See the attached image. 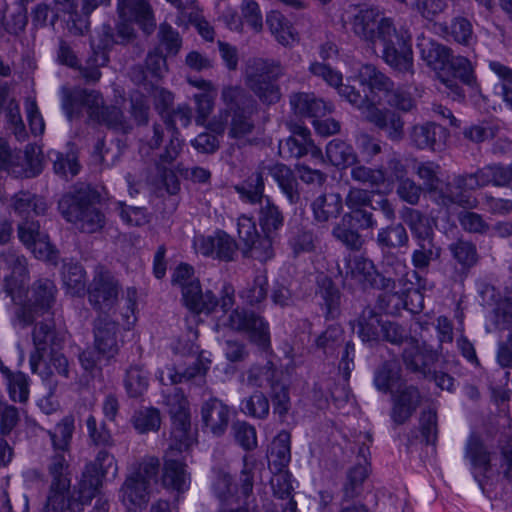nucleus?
Segmentation results:
<instances>
[{
  "instance_id": "obj_24",
  "label": "nucleus",
  "mask_w": 512,
  "mask_h": 512,
  "mask_svg": "<svg viewBox=\"0 0 512 512\" xmlns=\"http://www.w3.org/2000/svg\"><path fill=\"white\" fill-rule=\"evenodd\" d=\"M202 422L215 436H221L229 423V408L217 398L205 401L201 408Z\"/></svg>"
},
{
  "instance_id": "obj_29",
  "label": "nucleus",
  "mask_w": 512,
  "mask_h": 512,
  "mask_svg": "<svg viewBox=\"0 0 512 512\" xmlns=\"http://www.w3.org/2000/svg\"><path fill=\"white\" fill-rule=\"evenodd\" d=\"M0 202L3 205L9 202L11 209L19 216L28 215L30 212H33L35 215H41L47 210L46 202L29 191H19L10 199L4 194H0Z\"/></svg>"
},
{
  "instance_id": "obj_33",
  "label": "nucleus",
  "mask_w": 512,
  "mask_h": 512,
  "mask_svg": "<svg viewBox=\"0 0 512 512\" xmlns=\"http://www.w3.org/2000/svg\"><path fill=\"white\" fill-rule=\"evenodd\" d=\"M420 400V394L417 388L413 386L405 387L395 399L392 410V419L396 424H403L416 410Z\"/></svg>"
},
{
  "instance_id": "obj_54",
  "label": "nucleus",
  "mask_w": 512,
  "mask_h": 512,
  "mask_svg": "<svg viewBox=\"0 0 512 512\" xmlns=\"http://www.w3.org/2000/svg\"><path fill=\"white\" fill-rule=\"evenodd\" d=\"M243 254L246 257L256 259L260 262H266L274 257V249L271 234L259 235L248 246L243 248Z\"/></svg>"
},
{
  "instance_id": "obj_8",
  "label": "nucleus",
  "mask_w": 512,
  "mask_h": 512,
  "mask_svg": "<svg viewBox=\"0 0 512 512\" xmlns=\"http://www.w3.org/2000/svg\"><path fill=\"white\" fill-rule=\"evenodd\" d=\"M283 75L280 62L252 58L246 63L244 79L247 87L265 104L277 103L281 98L278 78Z\"/></svg>"
},
{
  "instance_id": "obj_47",
  "label": "nucleus",
  "mask_w": 512,
  "mask_h": 512,
  "mask_svg": "<svg viewBox=\"0 0 512 512\" xmlns=\"http://www.w3.org/2000/svg\"><path fill=\"white\" fill-rule=\"evenodd\" d=\"M210 360L203 357L202 354L198 356L196 361L192 364V366L186 368L183 371H169L167 375V380H169L170 384L182 383L183 381L191 380L197 376L203 377L208 368H209ZM160 381L163 384H167V381L163 375V372L159 376Z\"/></svg>"
},
{
  "instance_id": "obj_56",
  "label": "nucleus",
  "mask_w": 512,
  "mask_h": 512,
  "mask_svg": "<svg viewBox=\"0 0 512 512\" xmlns=\"http://www.w3.org/2000/svg\"><path fill=\"white\" fill-rule=\"evenodd\" d=\"M441 167L433 161L419 162L415 167V173L423 181V190L429 193L438 192Z\"/></svg>"
},
{
  "instance_id": "obj_48",
  "label": "nucleus",
  "mask_w": 512,
  "mask_h": 512,
  "mask_svg": "<svg viewBox=\"0 0 512 512\" xmlns=\"http://www.w3.org/2000/svg\"><path fill=\"white\" fill-rule=\"evenodd\" d=\"M131 423L140 434L158 431L161 425L160 412L156 408L142 407L134 412Z\"/></svg>"
},
{
  "instance_id": "obj_12",
  "label": "nucleus",
  "mask_w": 512,
  "mask_h": 512,
  "mask_svg": "<svg viewBox=\"0 0 512 512\" xmlns=\"http://www.w3.org/2000/svg\"><path fill=\"white\" fill-rule=\"evenodd\" d=\"M87 293L89 303L104 314L118 300L119 283L107 268L97 265L93 280L87 287Z\"/></svg>"
},
{
  "instance_id": "obj_31",
  "label": "nucleus",
  "mask_w": 512,
  "mask_h": 512,
  "mask_svg": "<svg viewBox=\"0 0 512 512\" xmlns=\"http://www.w3.org/2000/svg\"><path fill=\"white\" fill-rule=\"evenodd\" d=\"M467 455L470 458L474 477L479 483L482 490L488 473L491 472L490 456L483 444L476 438H471L467 446Z\"/></svg>"
},
{
  "instance_id": "obj_61",
  "label": "nucleus",
  "mask_w": 512,
  "mask_h": 512,
  "mask_svg": "<svg viewBox=\"0 0 512 512\" xmlns=\"http://www.w3.org/2000/svg\"><path fill=\"white\" fill-rule=\"evenodd\" d=\"M5 114L8 129L12 131L18 141H23L27 137L25 125L20 115L18 103L14 99H10L5 108Z\"/></svg>"
},
{
  "instance_id": "obj_44",
  "label": "nucleus",
  "mask_w": 512,
  "mask_h": 512,
  "mask_svg": "<svg viewBox=\"0 0 512 512\" xmlns=\"http://www.w3.org/2000/svg\"><path fill=\"white\" fill-rule=\"evenodd\" d=\"M415 242L434 241V230L430 220L418 210L410 209L405 217Z\"/></svg>"
},
{
  "instance_id": "obj_13",
  "label": "nucleus",
  "mask_w": 512,
  "mask_h": 512,
  "mask_svg": "<svg viewBox=\"0 0 512 512\" xmlns=\"http://www.w3.org/2000/svg\"><path fill=\"white\" fill-rule=\"evenodd\" d=\"M56 286L49 279H39L31 287L29 304L18 309L16 317L23 327L31 325L48 312L55 302Z\"/></svg>"
},
{
  "instance_id": "obj_63",
  "label": "nucleus",
  "mask_w": 512,
  "mask_h": 512,
  "mask_svg": "<svg viewBox=\"0 0 512 512\" xmlns=\"http://www.w3.org/2000/svg\"><path fill=\"white\" fill-rule=\"evenodd\" d=\"M0 512H29V500L23 493H0Z\"/></svg>"
},
{
  "instance_id": "obj_6",
  "label": "nucleus",
  "mask_w": 512,
  "mask_h": 512,
  "mask_svg": "<svg viewBox=\"0 0 512 512\" xmlns=\"http://www.w3.org/2000/svg\"><path fill=\"white\" fill-rule=\"evenodd\" d=\"M192 111L188 105H179L176 109L169 110L163 115L164 123L169 132V139L165 143L163 150L155 159V166L162 174L167 185V191L175 194L179 190L178 181L170 167L182 152L183 143L179 139V131L176 127L177 123L186 127L190 124Z\"/></svg>"
},
{
  "instance_id": "obj_59",
  "label": "nucleus",
  "mask_w": 512,
  "mask_h": 512,
  "mask_svg": "<svg viewBox=\"0 0 512 512\" xmlns=\"http://www.w3.org/2000/svg\"><path fill=\"white\" fill-rule=\"evenodd\" d=\"M309 71L317 77L322 78L327 84L330 86L336 87L339 89L340 94L347 97L348 101L350 100V92H346L348 90V87H345V91H342V75L338 72L333 70L330 66L314 62L310 65Z\"/></svg>"
},
{
  "instance_id": "obj_51",
  "label": "nucleus",
  "mask_w": 512,
  "mask_h": 512,
  "mask_svg": "<svg viewBox=\"0 0 512 512\" xmlns=\"http://www.w3.org/2000/svg\"><path fill=\"white\" fill-rule=\"evenodd\" d=\"M124 387L130 398H139L148 388L147 373L139 365L130 366L126 370Z\"/></svg>"
},
{
  "instance_id": "obj_16",
  "label": "nucleus",
  "mask_w": 512,
  "mask_h": 512,
  "mask_svg": "<svg viewBox=\"0 0 512 512\" xmlns=\"http://www.w3.org/2000/svg\"><path fill=\"white\" fill-rule=\"evenodd\" d=\"M477 172L455 176L444 188L439 190V197L444 206L456 204L463 208L475 207L476 200L471 198L469 191L481 188Z\"/></svg>"
},
{
  "instance_id": "obj_28",
  "label": "nucleus",
  "mask_w": 512,
  "mask_h": 512,
  "mask_svg": "<svg viewBox=\"0 0 512 512\" xmlns=\"http://www.w3.org/2000/svg\"><path fill=\"white\" fill-rule=\"evenodd\" d=\"M221 100L224 109L221 115L235 112H247L249 109H256L254 98L240 85H227L221 90Z\"/></svg>"
},
{
  "instance_id": "obj_7",
  "label": "nucleus",
  "mask_w": 512,
  "mask_h": 512,
  "mask_svg": "<svg viewBox=\"0 0 512 512\" xmlns=\"http://www.w3.org/2000/svg\"><path fill=\"white\" fill-rule=\"evenodd\" d=\"M416 47L421 59L437 73L452 71L455 76L459 77L461 83L468 86H473L476 83L470 61L463 56H453L451 49L447 46L421 35L417 38Z\"/></svg>"
},
{
  "instance_id": "obj_27",
  "label": "nucleus",
  "mask_w": 512,
  "mask_h": 512,
  "mask_svg": "<svg viewBox=\"0 0 512 512\" xmlns=\"http://www.w3.org/2000/svg\"><path fill=\"white\" fill-rule=\"evenodd\" d=\"M406 368L412 372L426 376L430 373V366L437 360V353L432 349H420L416 339L409 340L402 353Z\"/></svg>"
},
{
  "instance_id": "obj_35",
  "label": "nucleus",
  "mask_w": 512,
  "mask_h": 512,
  "mask_svg": "<svg viewBox=\"0 0 512 512\" xmlns=\"http://www.w3.org/2000/svg\"><path fill=\"white\" fill-rule=\"evenodd\" d=\"M448 250L464 271L471 270L480 260L476 244L463 238L449 244Z\"/></svg>"
},
{
  "instance_id": "obj_55",
  "label": "nucleus",
  "mask_w": 512,
  "mask_h": 512,
  "mask_svg": "<svg viewBox=\"0 0 512 512\" xmlns=\"http://www.w3.org/2000/svg\"><path fill=\"white\" fill-rule=\"evenodd\" d=\"M109 58L104 51L93 49L84 66H79L80 75L87 83H96L101 77L100 67L105 66Z\"/></svg>"
},
{
  "instance_id": "obj_45",
  "label": "nucleus",
  "mask_w": 512,
  "mask_h": 512,
  "mask_svg": "<svg viewBox=\"0 0 512 512\" xmlns=\"http://www.w3.org/2000/svg\"><path fill=\"white\" fill-rule=\"evenodd\" d=\"M63 283L71 295L80 296L86 291L84 268L78 263H65L62 268Z\"/></svg>"
},
{
  "instance_id": "obj_5",
  "label": "nucleus",
  "mask_w": 512,
  "mask_h": 512,
  "mask_svg": "<svg viewBox=\"0 0 512 512\" xmlns=\"http://www.w3.org/2000/svg\"><path fill=\"white\" fill-rule=\"evenodd\" d=\"M118 14L122 19L116 25L115 31L110 25H103V39L105 46L111 44L126 45L135 37V30L129 22L134 19L146 34H151L156 26L152 7L148 0H118Z\"/></svg>"
},
{
  "instance_id": "obj_2",
  "label": "nucleus",
  "mask_w": 512,
  "mask_h": 512,
  "mask_svg": "<svg viewBox=\"0 0 512 512\" xmlns=\"http://www.w3.org/2000/svg\"><path fill=\"white\" fill-rule=\"evenodd\" d=\"M393 81L375 66L362 65L354 77V108L358 117L386 133L391 141H401L404 138L405 122L396 110L380 109V97L377 91H391Z\"/></svg>"
},
{
  "instance_id": "obj_11",
  "label": "nucleus",
  "mask_w": 512,
  "mask_h": 512,
  "mask_svg": "<svg viewBox=\"0 0 512 512\" xmlns=\"http://www.w3.org/2000/svg\"><path fill=\"white\" fill-rule=\"evenodd\" d=\"M174 399L177 400V403L169 402L172 428L170 443L164 454L179 456L182 452L190 448L194 439L190 433L188 402L183 396L178 397V395H176Z\"/></svg>"
},
{
  "instance_id": "obj_62",
  "label": "nucleus",
  "mask_w": 512,
  "mask_h": 512,
  "mask_svg": "<svg viewBox=\"0 0 512 512\" xmlns=\"http://www.w3.org/2000/svg\"><path fill=\"white\" fill-rule=\"evenodd\" d=\"M420 432L426 444H435L438 435L437 411L434 408L423 410L420 416Z\"/></svg>"
},
{
  "instance_id": "obj_9",
  "label": "nucleus",
  "mask_w": 512,
  "mask_h": 512,
  "mask_svg": "<svg viewBox=\"0 0 512 512\" xmlns=\"http://www.w3.org/2000/svg\"><path fill=\"white\" fill-rule=\"evenodd\" d=\"M241 198L251 204H260L258 223L264 234L273 235L284 225V215L279 207L269 197L264 195V180L262 172L252 173L248 179L235 187Z\"/></svg>"
},
{
  "instance_id": "obj_40",
  "label": "nucleus",
  "mask_w": 512,
  "mask_h": 512,
  "mask_svg": "<svg viewBox=\"0 0 512 512\" xmlns=\"http://www.w3.org/2000/svg\"><path fill=\"white\" fill-rule=\"evenodd\" d=\"M441 251L434 241L417 242L411 254L412 265L419 271L427 272L431 263L439 260Z\"/></svg>"
},
{
  "instance_id": "obj_1",
  "label": "nucleus",
  "mask_w": 512,
  "mask_h": 512,
  "mask_svg": "<svg viewBox=\"0 0 512 512\" xmlns=\"http://www.w3.org/2000/svg\"><path fill=\"white\" fill-rule=\"evenodd\" d=\"M354 33L377 53L380 45L382 59L396 71L413 72L411 37L407 31H398L390 18H380L375 8H361L354 15Z\"/></svg>"
},
{
  "instance_id": "obj_18",
  "label": "nucleus",
  "mask_w": 512,
  "mask_h": 512,
  "mask_svg": "<svg viewBox=\"0 0 512 512\" xmlns=\"http://www.w3.org/2000/svg\"><path fill=\"white\" fill-rule=\"evenodd\" d=\"M372 192L354 187V227L357 226L365 232L363 235L354 232V250L360 248L366 238L371 237V229L375 225L371 212L375 209L371 205Z\"/></svg>"
},
{
  "instance_id": "obj_20",
  "label": "nucleus",
  "mask_w": 512,
  "mask_h": 512,
  "mask_svg": "<svg viewBox=\"0 0 512 512\" xmlns=\"http://www.w3.org/2000/svg\"><path fill=\"white\" fill-rule=\"evenodd\" d=\"M186 463L177 455L164 454L161 483L164 488L184 493L190 486V474Z\"/></svg>"
},
{
  "instance_id": "obj_57",
  "label": "nucleus",
  "mask_w": 512,
  "mask_h": 512,
  "mask_svg": "<svg viewBox=\"0 0 512 512\" xmlns=\"http://www.w3.org/2000/svg\"><path fill=\"white\" fill-rule=\"evenodd\" d=\"M409 237L405 227L401 224H394L382 229L378 234V242L387 248H400L407 246Z\"/></svg>"
},
{
  "instance_id": "obj_46",
  "label": "nucleus",
  "mask_w": 512,
  "mask_h": 512,
  "mask_svg": "<svg viewBox=\"0 0 512 512\" xmlns=\"http://www.w3.org/2000/svg\"><path fill=\"white\" fill-rule=\"evenodd\" d=\"M95 121L122 134H127L132 130V124L125 117L123 111L119 107L113 105L104 106Z\"/></svg>"
},
{
  "instance_id": "obj_36",
  "label": "nucleus",
  "mask_w": 512,
  "mask_h": 512,
  "mask_svg": "<svg viewBox=\"0 0 512 512\" xmlns=\"http://www.w3.org/2000/svg\"><path fill=\"white\" fill-rule=\"evenodd\" d=\"M290 443V433L285 430L280 431L271 443L269 465L277 472H282L291 460Z\"/></svg>"
},
{
  "instance_id": "obj_39",
  "label": "nucleus",
  "mask_w": 512,
  "mask_h": 512,
  "mask_svg": "<svg viewBox=\"0 0 512 512\" xmlns=\"http://www.w3.org/2000/svg\"><path fill=\"white\" fill-rule=\"evenodd\" d=\"M477 172L481 187L492 184L498 187L508 186L512 182V164H491Z\"/></svg>"
},
{
  "instance_id": "obj_34",
  "label": "nucleus",
  "mask_w": 512,
  "mask_h": 512,
  "mask_svg": "<svg viewBox=\"0 0 512 512\" xmlns=\"http://www.w3.org/2000/svg\"><path fill=\"white\" fill-rule=\"evenodd\" d=\"M56 9L58 12L69 14L67 21L68 31L75 35H84L89 29V19L81 12L77 10L76 0H54Z\"/></svg>"
},
{
  "instance_id": "obj_10",
  "label": "nucleus",
  "mask_w": 512,
  "mask_h": 512,
  "mask_svg": "<svg viewBox=\"0 0 512 512\" xmlns=\"http://www.w3.org/2000/svg\"><path fill=\"white\" fill-rule=\"evenodd\" d=\"M234 288L230 284H225L221 291V300L211 290L202 291L200 281L191 283L184 288L182 299L185 306L196 314L212 313L218 305L223 311H227L234 304Z\"/></svg>"
},
{
  "instance_id": "obj_38",
  "label": "nucleus",
  "mask_w": 512,
  "mask_h": 512,
  "mask_svg": "<svg viewBox=\"0 0 512 512\" xmlns=\"http://www.w3.org/2000/svg\"><path fill=\"white\" fill-rule=\"evenodd\" d=\"M400 366L396 360H389L376 371L375 385L382 392H393L401 388Z\"/></svg>"
},
{
  "instance_id": "obj_43",
  "label": "nucleus",
  "mask_w": 512,
  "mask_h": 512,
  "mask_svg": "<svg viewBox=\"0 0 512 512\" xmlns=\"http://www.w3.org/2000/svg\"><path fill=\"white\" fill-rule=\"evenodd\" d=\"M256 109H249L247 112H235L221 115L222 120L229 125V136L242 138L252 133L254 122L252 116Z\"/></svg>"
},
{
  "instance_id": "obj_26",
  "label": "nucleus",
  "mask_w": 512,
  "mask_h": 512,
  "mask_svg": "<svg viewBox=\"0 0 512 512\" xmlns=\"http://www.w3.org/2000/svg\"><path fill=\"white\" fill-rule=\"evenodd\" d=\"M149 489L147 484L130 474L121 486L120 499L129 511L136 512L148 503Z\"/></svg>"
},
{
  "instance_id": "obj_4",
  "label": "nucleus",
  "mask_w": 512,
  "mask_h": 512,
  "mask_svg": "<svg viewBox=\"0 0 512 512\" xmlns=\"http://www.w3.org/2000/svg\"><path fill=\"white\" fill-rule=\"evenodd\" d=\"M100 195L85 183L74 185L58 202V209L63 218L84 233H96L106 223L104 213L96 203Z\"/></svg>"
},
{
  "instance_id": "obj_50",
  "label": "nucleus",
  "mask_w": 512,
  "mask_h": 512,
  "mask_svg": "<svg viewBox=\"0 0 512 512\" xmlns=\"http://www.w3.org/2000/svg\"><path fill=\"white\" fill-rule=\"evenodd\" d=\"M280 153L286 152L290 157L301 158L307 154H311L314 158L322 157L321 149L316 146L313 140L305 142L295 136L289 137L285 142H280Z\"/></svg>"
},
{
  "instance_id": "obj_22",
  "label": "nucleus",
  "mask_w": 512,
  "mask_h": 512,
  "mask_svg": "<svg viewBox=\"0 0 512 512\" xmlns=\"http://www.w3.org/2000/svg\"><path fill=\"white\" fill-rule=\"evenodd\" d=\"M4 170L16 178H32L38 175L41 165L35 147L27 145L24 151H14Z\"/></svg>"
},
{
  "instance_id": "obj_37",
  "label": "nucleus",
  "mask_w": 512,
  "mask_h": 512,
  "mask_svg": "<svg viewBox=\"0 0 512 512\" xmlns=\"http://www.w3.org/2000/svg\"><path fill=\"white\" fill-rule=\"evenodd\" d=\"M342 209V199L338 193L322 194L312 203L314 218L318 222H327L336 217Z\"/></svg>"
},
{
  "instance_id": "obj_3",
  "label": "nucleus",
  "mask_w": 512,
  "mask_h": 512,
  "mask_svg": "<svg viewBox=\"0 0 512 512\" xmlns=\"http://www.w3.org/2000/svg\"><path fill=\"white\" fill-rule=\"evenodd\" d=\"M74 428V418L66 416L54 430L48 431L55 454L48 468L51 484L43 512H82V504L69 497L71 481L66 454H69Z\"/></svg>"
},
{
  "instance_id": "obj_52",
  "label": "nucleus",
  "mask_w": 512,
  "mask_h": 512,
  "mask_svg": "<svg viewBox=\"0 0 512 512\" xmlns=\"http://www.w3.org/2000/svg\"><path fill=\"white\" fill-rule=\"evenodd\" d=\"M1 372L6 377L10 398L15 402H26L29 395L27 376L22 372L13 373L5 366H1Z\"/></svg>"
},
{
  "instance_id": "obj_53",
  "label": "nucleus",
  "mask_w": 512,
  "mask_h": 512,
  "mask_svg": "<svg viewBox=\"0 0 512 512\" xmlns=\"http://www.w3.org/2000/svg\"><path fill=\"white\" fill-rule=\"evenodd\" d=\"M269 409V400L261 391H255L251 396L243 399L240 404L242 413L256 419H266Z\"/></svg>"
},
{
  "instance_id": "obj_25",
  "label": "nucleus",
  "mask_w": 512,
  "mask_h": 512,
  "mask_svg": "<svg viewBox=\"0 0 512 512\" xmlns=\"http://www.w3.org/2000/svg\"><path fill=\"white\" fill-rule=\"evenodd\" d=\"M393 290H384L385 292L379 296L378 308L382 312L392 316L399 315L402 309H407L413 313L417 312L413 307H409L408 298H417L420 301L417 308L419 310L423 308V297L418 290H408L407 292H393Z\"/></svg>"
},
{
  "instance_id": "obj_17",
  "label": "nucleus",
  "mask_w": 512,
  "mask_h": 512,
  "mask_svg": "<svg viewBox=\"0 0 512 512\" xmlns=\"http://www.w3.org/2000/svg\"><path fill=\"white\" fill-rule=\"evenodd\" d=\"M93 333L98 355L107 360L114 358L119 352L118 324L106 313L100 314L94 321Z\"/></svg>"
},
{
  "instance_id": "obj_64",
  "label": "nucleus",
  "mask_w": 512,
  "mask_h": 512,
  "mask_svg": "<svg viewBox=\"0 0 512 512\" xmlns=\"http://www.w3.org/2000/svg\"><path fill=\"white\" fill-rule=\"evenodd\" d=\"M489 67L502 80L501 91L503 100L512 109V69L496 61L490 62Z\"/></svg>"
},
{
  "instance_id": "obj_41",
  "label": "nucleus",
  "mask_w": 512,
  "mask_h": 512,
  "mask_svg": "<svg viewBox=\"0 0 512 512\" xmlns=\"http://www.w3.org/2000/svg\"><path fill=\"white\" fill-rule=\"evenodd\" d=\"M105 475L98 469L92 462L86 465L79 483V498L77 499L71 495L69 490V497L77 500L83 505V499H91L95 496L99 487L102 485V478Z\"/></svg>"
},
{
  "instance_id": "obj_23",
  "label": "nucleus",
  "mask_w": 512,
  "mask_h": 512,
  "mask_svg": "<svg viewBox=\"0 0 512 512\" xmlns=\"http://www.w3.org/2000/svg\"><path fill=\"white\" fill-rule=\"evenodd\" d=\"M268 171L277 183L285 201L290 205L301 204L302 197L299 182L294 172L282 163L269 166Z\"/></svg>"
},
{
  "instance_id": "obj_30",
  "label": "nucleus",
  "mask_w": 512,
  "mask_h": 512,
  "mask_svg": "<svg viewBox=\"0 0 512 512\" xmlns=\"http://www.w3.org/2000/svg\"><path fill=\"white\" fill-rule=\"evenodd\" d=\"M446 138V131L441 125L426 123L416 125L411 132V139L419 149L436 151L441 148Z\"/></svg>"
},
{
  "instance_id": "obj_21",
  "label": "nucleus",
  "mask_w": 512,
  "mask_h": 512,
  "mask_svg": "<svg viewBox=\"0 0 512 512\" xmlns=\"http://www.w3.org/2000/svg\"><path fill=\"white\" fill-rule=\"evenodd\" d=\"M354 281L364 291L368 289L389 290L396 287L393 279L381 275L373 262L364 257H359L354 261Z\"/></svg>"
},
{
  "instance_id": "obj_58",
  "label": "nucleus",
  "mask_w": 512,
  "mask_h": 512,
  "mask_svg": "<svg viewBox=\"0 0 512 512\" xmlns=\"http://www.w3.org/2000/svg\"><path fill=\"white\" fill-rule=\"evenodd\" d=\"M326 155L334 166L346 169L349 167L352 148L342 140L334 139L327 145Z\"/></svg>"
},
{
  "instance_id": "obj_60",
  "label": "nucleus",
  "mask_w": 512,
  "mask_h": 512,
  "mask_svg": "<svg viewBox=\"0 0 512 512\" xmlns=\"http://www.w3.org/2000/svg\"><path fill=\"white\" fill-rule=\"evenodd\" d=\"M235 441L245 450L251 451L257 447V435L254 426L237 421L231 427Z\"/></svg>"
},
{
  "instance_id": "obj_42",
  "label": "nucleus",
  "mask_w": 512,
  "mask_h": 512,
  "mask_svg": "<svg viewBox=\"0 0 512 512\" xmlns=\"http://www.w3.org/2000/svg\"><path fill=\"white\" fill-rule=\"evenodd\" d=\"M268 295V278L265 273L257 274L253 281L240 292V298L250 307L260 308Z\"/></svg>"
},
{
  "instance_id": "obj_19",
  "label": "nucleus",
  "mask_w": 512,
  "mask_h": 512,
  "mask_svg": "<svg viewBox=\"0 0 512 512\" xmlns=\"http://www.w3.org/2000/svg\"><path fill=\"white\" fill-rule=\"evenodd\" d=\"M369 456V447L363 443L358 448V461L356 466H354V512H369L367 504L365 503L372 491V486L365 484V480L371 472Z\"/></svg>"
},
{
  "instance_id": "obj_14",
  "label": "nucleus",
  "mask_w": 512,
  "mask_h": 512,
  "mask_svg": "<svg viewBox=\"0 0 512 512\" xmlns=\"http://www.w3.org/2000/svg\"><path fill=\"white\" fill-rule=\"evenodd\" d=\"M226 325L234 331L247 333L250 341L263 350L270 346L268 323L253 311L239 308L233 310Z\"/></svg>"
},
{
  "instance_id": "obj_32",
  "label": "nucleus",
  "mask_w": 512,
  "mask_h": 512,
  "mask_svg": "<svg viewBox=\"0 0 512 512\" xmlns=\"http://www.w3.org/2000/svg\"><path fill=\"white\" fill-rule=\"evenodd\" d=\"M290 103L296 114L305 117H323L331 112L329 104L314 94L297 93L291 97Z\"/></svg>"
},
{
  "instance_id": "obj_15",
  "label": "nucleus",
  "mask_w": 512,
  "mask_h": 512,
  "mask_svg": "<svg viewBox=\"0 0 512 512\" xmlns=\"http://www.w3.org/2000/svg\"><path fill=\"white\" fill-rule=\"evenodd\" d=\"M32 337L34 351L30 354L29 360L31 371L47 381L53 372L46 365L45 356L54 348L55 332L50 324L39 322L33 330Z\"/></svg>"
},
{
  "instance_id": "obj_49",
  "label": "nucleus",
  "mask_w": 512,
  "mask_h": 512,
  "mask_svg": "<svg viewBox=\"0 0 512 512\" xmlns=\"http://www.w3.org/2000/svg\"><path fill=\"white\" fill-rule=\"evenodd\" d=\"M266 23L276 40L284 46L294 40L291 23L278 11H271L266 17Z\"/></svg>"
}]
</instances>
